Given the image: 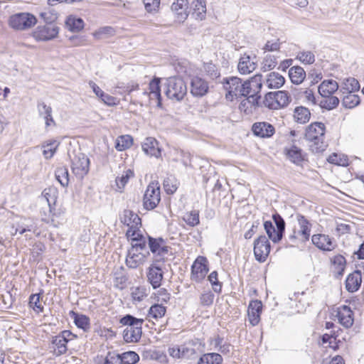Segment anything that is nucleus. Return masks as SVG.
<instances>
[{
    "label": "nucleus",
    "instance_id": "obj_1",
    "mask_svg": "<svg viewBox=\"0 0 364 364\" xmlns=\"http://www.w3.org/2000/svg\"><path fill=\"white\" fill-rule=\"evenodd\" d=\"M144 320L138 318L131 314H126L119 319V323L127 327L123 331L122 336L126 343H137L141 338L142 324Z\"/></svg>",
    "mask_w": 364,
    "mask_h": 364
},
{
    "label": "nucleus",
    "instance_id": "obj_2",
    "mask_svg": "<svg viewBox=\"0 0 364 364\" xmlns=\"http://www.w3.org/2000/svg\"><path fill=\"white\" fill-rule=\"evenodd\" d=\"M325 132L326 127L322 122H313L306 127L305 139L311 143L309 146L313 152L319 153L325 150Z\"/></svg>",
    "mask_w": 364,
    "mask_h": 364
},
{
    "label": "nucleus",
    "instance_id": "obj_3",
    "mask_svg": "<svg viewBox=\"0 0 364 364\" xmlns=\"http://www.w3.org/2000/svg\"><path fill=\"white\" fill-rule=\"evenodd\" d=\"M262 87V75L261 74H257L249 80L243 82L242 97L250 98V100H252V105H254L255 107H260L261 95L259 93Z\"/></svg>",
    "mask_w": 364,
    "mask_h": 364
},
{
    "label": "nucleus",
    "instance_id": "obj_4",
    "mask_svg": "<svg viewBox=\"0 0 364 364\" xmlns=\"http://www.w3.org/2000/svg\"><path fill=\"white\" fill-rule=\"evenodd\" d=\"M58 192L55 187H48L43 190L41 196L39 198L40 203L43 206L47 205V208H42L41 211L43 220H48L51 216L56 215V202L58 199Z\"/></svg>",
    "mask_w": 364,
    "mask_h": 364
},
{
    "label": "nucleus",
    "instance_id": "obj_5",
    "mask_svg": "<svg viewBox=\"0 0 364 364\" xmlns=\"http://www.w3.org/2000/svg\"><path fill=\"white\" fill-rule=\"evenodd\" d=\"M166 90L165 92L168 98L181 101L187 94V87L183 80L178 77H171L166 79Z\"/></svg>",
    "mask_w": 364,
    "mask_h": 364
},
{
    "label": "nucleus",
    "instance_id": "obj_6",
    "mask_svg": "<svg viewBox=\"0 0 364 364\" xmlns=\"http://www.w3.org/2000/svg\"><path fill=\"white\" fill-rule=\"evenodd\" d=\"M296 219L299 229L294 228L292 232L289 235V240L293 243H296L297 241L305 242L309 240L312 225L305 216L301 214L296 215Z\"/></svg>",
    "mask_w": 364,
    "mask_h": 364
},
{
    "label": "nucleus",
    "instance_id": "obj_7",
    "mask_svg": "<svg viewBox=\"0 0 364 364\" xmlns=\"http://www.w3.org/2000/svg\"><path fill=\"white\" fill-rule=\"evenodd\" d=\"M38 23L36 17L30 13H18L13 15L9 20L10 26L16 30L23 31L31 28Z\"/></svg>",
    "mask_w": 364,
    "mask_h": 364
},
{
    "label": "nucleus",
    "instance_id": "obj_8",
    "mask_svg": "<svg viewBox=\"0 0 364 364\" xmlns=\"http://www.w3.org/2000/svg\"><path fill=\"white\" fill-rule=\"evenodd\" d=\"M161 200L160 187L158 182H151L147 186L143 198V205L146 210L154 209Z\"/></svg>",
    "mask_w": 364,
    "mask_h": 364
},
{
    "label": "nucleus",
    "instance_id": "obj_9",
    "mask_svg": "<svg viewBox=\"0 0 364 364\" xmlns=\"http://www.w3.org/2000/svg\"><path fill=\"white\" fill-rule=\"evenodd\" d=\"M58 33L57 24L38 25L32 32V36L36 41H48L55 38Z\"/></svg>",
    "mask_w": 364,
    "mask_h": 364
},
{
    "label": "nucleus",
    "instance_id": "obj_10",
    "mask_svg": "<svg viewBox=\"0 0 364 364\" xmlns=\"http://www.w3.org/2000/svg\"><path fill=\"white\" fill-rule=\"evenodd\" d=\"M271 250V245L265 235H260L254 242V255L257 261H266Z\"/></svg>",
    "mask_w": 364,
    "mask_h": 364
},
{
    "label": "nucleus",
    "instance_id": "obj_11",
    "mask_svg": "<svg viewBox=\"0 0 364 364\" xmlns=\"http://www.w3.org/2000/svg\"><path fill=\"white\" fill-rule=\"evenodd\" d=\"M90 159L82 153H78L72 159L73 173L80 178H82L89 171Z\"/></svg>",
    "mask_w": 364,
    "mask_h": 364
},
{
    "label": "nucleus",
    "instance_id": "obj_12",
    "mask_svg": "<svg viewBox=\"0 0 364 364\" xmlns=\"http://www.w3.org/2000/svg\"><path fill=\"white\" fill-rule=\"evenodd\" d=\"M209 271L208 260L205 257H198L191 266V279L199 283Z\"/></svg>",
    "mask_w": 364,
    "mask_h": 364
},
{
    "label": "nucleus",
    "instance_id": "obj_13",
    "mask_svg": "<svg viewBox=\"0 0 364 364\" xmlns=\"http://www.w3.org/2000/svg\"><path fill=\"white\" fill-rule=\"evenodd\" d=\"M243 82L240 77H230L223 78L222 82L225 89L228 91V95L238 98L242 97Z\"/></svg>",
    "mask_w": 364,
    "mask_h": 364
},
{
    "label": "nucleus",
    "instance_id": "obj_14",
    "mask_svg": "<svg viewBox=\"0 0 364 364\" xmlns=\"http://www.w3.org/2000/svg\"><path fill=\"white\" fill-rule=\"evenodd\" d=\"M164 277V272L157 262H154L149 267L147 272V278L149 283L154 289L159 288L161 284V281Z\"/></svg>",
    "mask_w": 364,
    "mask_h": 364
},
{
    "label": "nucleus",
    "instance_id": "obj_15",
    "mask_svg": "<svg viewBox=\"0 0 364 364\" xmlns=\"http://www.w3.org/2000/svg\"><path fill=\"white\" fill-rule=\"evenodd\" d=\"M149 255V252L146 251V253H143L139 251L136 252L135 249L131 247L127 252L126 257V264L131 269L137 268L139 264H142L146 257Z\"/></svg>",
    "mask_w": 364,
    "mask_h": 364
},
{
    "label": "nucleus",
    "instance_id": "obj_16",
    "mask_svg": "<svg viewBox=\"0 0 364 364\" xmlns=\"http://www.w3.org/2000/svg\"><path fill=\"white\" fill-rule=\"evenodd\" d=\"M188 0H176L171 5V11L174 13L178 22H183L189 14Z\"/></svg>",
    "mask_w": 364,
    "mask_h": 364
},
{
    "label": "nucleus",
    "instance_id": "obj_17",
    "mask_svg": "<svg viewBox=\"0 0 364 364\" xmlns=\"http://www.w3.org/2000/svg\"><path fill=\"white\" fill-rule=\"evenodd\" d=\"M312 243L319 250L331 251L335 248L333 239L324 234H315L311 237Z\"/></svg>",
    "mask_w": 364,
    "mask_h": 364
},
{
    "label": "nucleus",
    "instance_id": "obj_18",
    "mask_svg": "<svg viewBox=\"0 0 364 364\" xmlns=\"http://www.w3.org/2000/svg\"><path fill=\"white\" fill-rule=\"evenodd\" d=\"M208 82L199 77H194L191 82V93L194 97H201L208 92Z\"/></svg>",
    "mask_w": 364,
    "mask_h": 364
},
{
    "label": "nucleus",
    "instance_id": "obj_19",
    "mask_svg": "<svg viewBox=\"0 0 364 364\" xmlns=\"http://www.w3.org/2000/svg\"><path fill=\"white\" fill-rule=\"evenodd\" d=\"M255 59V55L252 58L250 55L245 53L240 58L237 65L238 71L243 75L249 74L254 71L257 67Z\"/></svg>",
    "mask_w": 364,
    "mask_h": 364
},
{
    "label": "nucleus",
    "instance_id": "obj_20",
    "mask_svg": "<svg viewBox=\"0 0 364 364\" xmlns=\"http://www.w3.org/2000/svg\"><path fill=\"white\" fill-rule=\"evenodd\" d=\"M262 304L259 300L252 301L248 306L247 314L249 321L252 326H257L260 321Z\"/></svg>",
    "mask_w": 364,
    "mask_h": 364
},
{
    "label": "nucleus",
    "instance_id": "obj_21",
    "mask_svg": "<svg viewBox=\"0 0 364 364\" xmlns=\"http://www.w3.org/2000/svg\"><path fill=\"white\" fill-rule=\"evenodd\" d=\"M252 130L255 136L261 138H269L275 132L274 127L271 124L265 122L255 123L252 125Z\"/></svg>",
    "mask_w": 364,
    "mask_h": 364
},
{
    "label": "nucleus",
    "instance_id": "obj_22",
    "mask_svg": "<svg viewBox=\"0 0 364 364\" xmlns=\"http://www.w3.org/2000/svg\"><path fill=\"white\" fill-rule=\"evenodd\" d=\"M119 220L124 225L138 228L141 225V218L131 210L125 209L119 214Z\"/></svg>",
    "mask_w": 364,
    "mask_h": 364
},
{
    "label": "nucleus",
    "instance_id": "obj_23",
    "mask_svg": "<svg viewBox=\"0 0 364 364\" xmlns=\"http://www.w3.org/2000/svg\"><path fill=\"white\" fill-rule=\"evenodd\" d=\"M339 323L346 328H350L353 324V313L348 306L343 305L337 312Z\"/></svg>",
    "mask_w": 364,
    "mask_h": 364
},
{
    "label": "nucleus",
    "instance_id": "obj_24",
    "mask_svg": "<svg viewBox=\"0 0 364 364\" xmlns=\"http://www.w3.org/2000/svg\"><path fill=\"white\" fill-rule=\"evenodd\" d=\"M361 282V272L360 270H355L347 277L346 280V289L349 292H355L360 288Z\"/></svg>",
    "mask_w": 364,
    "mask_h": 364
},
{
    "label": "nucleus",
    "instance_id": "obj_25",
    "mask_svg": "<svg viewBox=\"0 0 364 364\" xmlns=\"http://www.w3.org/2000/svg\"><path fill=\"white\" fill-rule=\"evenodd\" d=\"M142 149L144 153L151 156L159 158L161 156V149L158 141L153 137H147L142 143Z\"/></svg>",
    "mask_w": 364,
    "mask_h": 364
},
{
    "label": "nucleus",
    "instance_id": "obj_26",
    "mask_svg": "<svg viewBox=\"0 0 364 364\" xmlns=\"http://www.w3.org/2000/svg\"><path fill=\"white\" fill-rule=\"evenodd\" d=\"M37 109L40 117L45 119L46 127L51 125H55V122L52 117V108L43 102H38Z\"/></svg>",
    "mask_w": 364,
    "mask_h": 364
},
{
    "label": "nucleus",
    "instance_id": "obj_27",
    "mask_svg": "<svg viewBox=\"0 0 364 364\" xmlns=\"http://www.w3.org/2000/svg\"><path fill=\"white\" fill-rule=\"evenodd\" d=\"M338 89V85L334 80H325L318 86V92L323 97L332 95Z\"/></svg>",
    "mask_w": 364,
    "mask_h": 364
},
{
    "label": "nucleus",
    "instance_id": "obj_28",
    "mask_svg": "<svg viewBox=\"0 0 364 364\" xmlns=\"http://www.w3.org/2000/svg\"><path fill=\"white\" fill-rule=\"evenodd\" d=\"M331 263L333 266L335 277L340 279L343 275L346 269V258L341 255H336L331 259Z\"/></svg>",
    "mask_w": 364,
    "mask_h": 364
},
{
    "label": "nucleus",
    "instance_id": "obj_29",
    "mask_svg": "<svg viewBox=\"0 0 364 364\" xmlns=\"http://www.w3.org/2000/svg\"><path fill=\"white\" fill-rule=\"evenodd\" d=\"M285 82V78L276 72H272L267 75L266 84L269 89H278Z\"/></svg>",
    "mask_w": 364,
    "mask_h": 364
},
{
    "label": "nucleus",
    "instance_id": "obj_30",
    "mask_svg": "<svg viewBox=\"0 0 364 364\" xmlns=\"http://www.w3.org/2000/svg\"><path fill=\"white\" fill-rule=\"evenodd\" d=\"M71 318H73L75 324L77 328L87 331L90 328V318L88 316L84 314L76 313L73 311L70 312Z\"/></svg>",
    "mask_w": 364,
    "mask_h": 364
},
{
    "label": "nucleus",
    "instance_id": "obj_31",
    "mask_svg": "<svg viewBox=\"0 0 364 364\" xmlns=\"http://www.w3.org/2000/svg\"><path fill=\"white\" fill-rule=\"evenodd\" d=\"M311 118L310 110L304 106H299L294 109V119L299 124L307 123Z\"/></svg>",
    "mask_w": 364,
    "mask_h": 364
},
{
    "label": "nucleus",
    "instance_id": "obj_32",
    "mask_svg": "<svg viewBox=\"0 0 364 364\" xmlns=\"http://www.w3.org/2000/svg\"><path fill=\"white\" fill-rule=\"evenodd\" d=\"M289 76L293 84H301L306 77V72L301 66H294L289 70Z\"/></svg>",
    "mask_w": 364,
    "mask_h": 364
},
{
    "label": "nucleus",
    "instance_id": "obj_33",
    "mask_svg": "<svg viewBox=\"0 0 364 364\" xmlns=\"http://www.w3.org/2000/svg\"><path fill=\"white\" fill-rule=\"evenodd\" d=\"M287 158L294 164L299 165L304 161L302 150L295 145L289 149H285Z\"/></svg>",
    "mask_w": 364,
    "mask_h": 364
},
{
    "label": "nucleus",
    "instance_id": "obj_34",
    "mask_svg": "<svg viewBox=\"0 0 364 364\" xmlns=\"http://www.w3.org/2000/svg\"><path fill=\"white\" fill-rule=\"evenodd\" d=\"M65 26L72 32H79L84 28V21L81 18L70 16L65 21Z\"/></svg>",
    "mask_w": 364,
    "mask_h": 364
},
{
    "label": "nucleus",
    "instance_id": "obj_35",
    "mask_svg": "<svg viewBox=\"0 0 364 364\" xmlns=\"http://www.w3.org/2000/svg\"><path fill=\"white\" fill-rule=\"evenodd\" d=\"M133 144V138L130 135H121L118 136L115 141V149L122 151L132 146Z\"/></svg>",
    "mask_w": 364,
    "mask_h": 364
},
{
    "label": "nucleus",
    "instance_id": "obj_36",
    "mask_svg": "<svg viewBox=\"0 0 364 364\" xmlns=\"http://www.w3.org/2000/svg\"><path fill=\"white\" fill-rule=\"evenodd\" d=\"M223 362L222 356L217 353H206L202 355L198 364H221Z\"/></svg>",
    "mask_w": 364,
    "mask_h": 364
},
{
    "label": "nucleus",
    "instance_id": "obj_37",
    "mask_svg": "<svg viewBox=\"0 0 364 364\" xmlns=\"http://www.w3.org/2000/svg\"><path fill=\"white\" fill-rule=\"evenodd\" d=\"M56 180L63 187H67L69 183L68 169L65 166L58 167L55 171Z\"/></svg>",
    "mask_w": 364,
    "mask_h": 364
},
{
    "label": "nucleus",
    "instance_id": "obj_38",
    "mask_svg": "<svg viewBox=\"0 0 364 364\" xmlns=\"http://www.w3.org/2000/svg\"><path fill=\"white\" fill-rule=\"evenodd\" d=\"M120 364H135L139 360V355L134 351H127L117 354Z\"/></svg>",
    "mask_w": 364,
    "mask_h": 364
},
{
    "label": "nucleus",
    "instance_id": "obj_39",
    "mask_svg": "<svg viewBox=\"0 0 364 364\" xmlns=\"http://www.w3.org/2000/svg\"><path fill=\"white\" fill-rule=\"evenodd\" d=\"M191 7L193 8V15L196 18L202 20L206 12V6L205 3L201 0H194L191 3Z\"/></svg>",
    "mask_w": 364,
    "mask_h": 364
},
{
    "label": "nucleus",
    "instance_id": "obj_40",
    "mask_svg": "<svg viewBox=\"0 0 364 364\" xmlns=\"http://www.w3.org/2000/svg\"><path fill=\"white\" fill-rule=\"evenodd\" d=\"M16 232H18L21 235L26 232H33L35 234H39V232H37L36 223L30 220H26L25 222L19 224L16 230Z\"/></svg>",
    "mask_w": 364,
    "mask_h": 364
},
{
    "label": "nucleus",
    "instance_id": "obj_41",
    "mask_svg": "<svg viewBox=\"0 0 364 364\" xmlns=\"http://www.w3.org/2000/svg\"><path fill=\"white\" fill-rule=\"evenodd\" d=\"M52 344L55 346V355L56 356H60L67 352L68 348L66 341L60 338L58 335L53 337Z\"/></svg>",
    "mask_w": 364,
    "mask_h": 364
},
{
    "label": "nucleus",
    "instance_id": "obj_42",
    "mask_svg": "<svg viewBox=\"0 0 364 364\" xmlns=\"http://www.w3.org/2000/svg\"><path fill=\"white\" fill-rule=\"evenodd\" d=\"M131 245L136 252L141 251L146 249V241L145 237L138 232L135 237H132Z\"/></svg>",
    "mask_w": 364,
    "mask_h": 364
},
{
    "label": "nucleus",
    "instance_id": "obj_43",
    "mask_svg": "<svg viewBox=\"0 0 364 364\" xmlns=\"http://www.w3.org/2000/svg\"><path fill=\"white\" fill-rule=\"evenodd\" d=\"M166 312V307L162 304H155L149 308L148 316L157 320L164 316Z\"/></svg>",
    "mask_w": 364,
    "mask_h": 364
},
{
    "label": "nucleus",
    "instance_id": "obj_44",
    "mask_svg": "<svg viewBox=\"0 0 364 364\" xmlns=\"http://www.w3.org/2000/svg\"><path fill=\"white\" fill-rule=\"evenodd\" d=\"M360 97L353 92L348 93L342 100V105L346 108H353L360 104Z\"/></svg>",
    "mask_w": 364,
    "mask_h": 364
},
{
    "label": "nucleus",
    "instance_id": "obj_45",
    "mask_svg": "<svg viewBox=\"0 0 364 364\" xmlns=\"http://www.w3.org/2000/svg\"><path fill=\"white\" fill-rule=\"evenodd\" d=\"M183 220L191 227L198 225L200 223L199 211L193 210L186 213L183 217Z\"/></svg>",
    "mask_w": 364,
    "mask_h": 364
},
{
    "label": "nucleus",
    "instance_id": "obj_46",
    "mask_svg": "<svg viewBox=\"0 0 364 364\" xmlns=\"http://www.w3.org/2000/svg\"><path fill=\"white\" fill-rule=\"evenodd\" d=\"M277 109L286 107L290 102L289 96L286 91H275L274 92Z\"/></svg>",
    "mask_w": 364,
    "mask_h": 364
},
{
    "label": "nucleus",
    "instance_id": "obj_47",
    "mask_svg": "<svg viewBox=\"0 0 364 364\" xmlns=\"http://www.w3.org/2000/svg\"><path fill=\"white\" fill-rule=\"evenodd\" d=\"M264 228L268 235V237L274 243L279 242L281 239L280 237L277 239L278 235L277 230L273 225V223L270 220L265 221L264 223Z\"/></svg>",
    "mask_w": 364,
    "mask_h": 364
},
{
    "label": "nucleus",
    "instance_id": "obj_48",
    "mask_svg": "<svg viewBox=\"0 0 364 364\" xmlns=\"http://www.w3.org/2000/svg\"><path fill=\"white\" fill-rule=\"evenodd\" d=\"M272 219L276 225L275 228L277 230L278 232L277 239L280 237V239L282 240L285 231V221L282 218V217L277 213L273 214Z\"/></svg>",
    "mask_w": 364,
    "mask_h": 364
},
{
    "label": "nucleus",
    "instance_id": "obj_49",
    "mask_svg": "<svg viewBox=\"0 0 364 364\" xmlns=\"http://www.w3.org/2000/svg\"><path fill=\"white\" fill-rule=\"evenodd\" d=\"M342 89L345 90L347 93L355 92L360 89V84L354 77H349L344 80Z\"/></svg>",
    "mask_w": 364,
    "mask_h": 364
},
{
    "label": "nucleus",
    "instance_id": "obj_50",
    "mask_svg": "<svg viewBox=\"0 0 364 364\" xmlns=\"http://www.w3.org/2000/svg\"><path fill=\"white\" fill-rule=\"evenodd\" d=\"M325 98V100L321 101L320 106L328 110H331L336 108L340 102L339 99L336 96L331 95L330 97Z\"/></svg>",
    "mask_w": 364,
    "mask_h": 364
},
{
    "label": "nucleus",
    "instance_id": "obj_51",
    "mask_svg": "<svg viewBox=\"0 0 364 364\" xmlns=\"http://www.w3.org/2000/svg\"><path fill=\"white\" fill-rule=\"evenodd\" d=\"M134 176V172L131 169H127L121 176L116 178L115 182L119 189H122L127 183L129 179Z\"/></svg>",
    "mask_w": 364,
    "mask_h": 364
},
{
    "label": "nucleus",
    "instance_id": "obj_52",
    "mask_svg": "<svg viewBox=\"0 0 364 364\" xmlns=\"http://www.w3.org/2000/svg\"><path fill=\"white\" fill-rule=\"evenodd\" d=\"M296 59L304 64L311 65L315 62V55L311 51H300L296 55Z\"/></svg>",
    "mask_w": 364,
    "mask_h": 364
},
{
    "label": "nucleus",
    "instance_id": "obj_53",
    "mask_svg": "<svg viewBox=\"0 0 364 364\" xmlns=\"http://www.w3.org/2000/svg\"><path fill=\"white\" fill-rule=\"evenodd\" d=\"M277 64V57L272 55H267L264 58L262 70L264 72L274 69Z\"/></svg>",
    "mask_w": 364,
    "mask_h": 364
},
{
    "label": "nucleus",
    "instance_id": "obj_54",
    "mask_svg": "<svg viewBox=\"0 0 364 364\" xmlns=\"http://www.w3.org/2000/svg\"><path fill=\"white\" fill-rule=\"evenodd\" d=\"M218 272L213 271L209 274L208 279L211 284L213 291L219 294L222 291L223 284L222 282L218 281Z\"/></svg>",
    "mask_w": 364,
    "mask_h": 364
},
{
    "label": "nucleus",
    "instance_id": "obj_55",
    "mask_svg": "<svg viewBox=\"0 0 364 364\" xmlns=\"http://www.w3.org/2000/svg\"><path fill=\"white\" fill-rule=\"evenodd\" d=\"M131 295L134 301H141L147 296L146 289L144 287L132 288Z\"/></svg>",
    "mask_w": 364,
    "mask_h": 364
},
{
    "label": "nucleus",
    "instance_id": "obj_56",
    "mask_svg": "<svg viewBox=\"0 0 364 364\" xmlns=\"http://www.w3.org/2000/svg\"><path fill=\"white\" fill-rule=\"evenodd\" d=\"M41 294H31L29 297V304L37 312H43V306L40 304Z\"/></svg>",
    "mask_w": 364,
    "mask_h": 364
},
{
    "label": "nucleus",
    "instance_id": "obj_57",
    "mask_svg": "<svg viewBox=\"0 0 364 364\" xmlns=\"http://www.w3.org/2000/svg\"><path fill=\"white\" fill-rule=\"evenodd\" d=\"M39 16L45 24H56L55 21L58 18L56 13L50 11H44L41 12Z\"/></svg>",
    "mask_w": 364,
    "mask_h": 364
},
{
    "label": "nucleus",
    "instance_id": "obj_58",
    "mask_svg": "<svg viewBox=\"0 0 364 364\" xmlns=\"http://www.w3.org/2000/svg\"><path fill=\"white\" fill-rule=\"evenodd\" d=\"M164 188L167 194H173L178 186L173 178H167L164 181Z\"/></svg>",
    "mask_w": 364,
    "mask_h": 364
},
{
    "label": "nucleus",
    "instance_id": "obj_59",
    "mask_svg": "<svg viewBox=\"0 0 364 364\" xmlns=\"http://www.w3.org/2000/svg\"><path fill=\"white\" fill-rule=\"evenodd\" d=\"M276 97L274 92H269L264 96L263 104L265 107L270 109H277V105H275Z\"/></svg>",
    "mask_w": 364,
    "mask_h": 364
},
{
    "label": "nucleus",
    "instance_id": "obj_60",
    "mask_svg": "<svg viewBox=\"0 0 364 364\" xmlns=\"http://www.w3.org/2000/svg\"><path fill=\"white\" fill-rule=\"evenodd\" d=\"M215 295L210 291L203 293L200 296V303L202 306H209L213 303Z\"/></svg>",
    "mask_w": 364,
    "mask_h": 364
},
{
    "label": "nucleus",
    "instance_id": "obj_61",
    "mask_svg": "<svg viewBox=\"0 0 364 364\" xmlns=\"http://www.w3.org/2000/svg\"><path fill=\"white\" fill-rule=\"evenodd\" d=\"M115 34V30L111 26H104L100 28L95 33L97 38L112 36Z\"/></svg>",
    "mask_w": 364,
    "mask_h": 364
},
{
    "label": "nucleus",
    "instance_id": "obj_62",
    "mask_svg": "<svg viewBox=\"0 0 364 364\" xmlns=\"http://www.w3.org/2000/svg\"><path fill=\"white\" fill-rule=\"evenodd\" d=\"M171 247L166 245H162L158 252V253L156 255V259L154 262L159 263L163 262L164 263L166 261L165 255L168 254L169 252Z\"/></svg>",
    "mask_w": 364,
    "mask_h": 364
},
{
    "label": "nucleus",
    "instance_id": "obj_63",
    "mask_svg": "<svg viewBox=\"0 0 364 364\" xmlns=\"http://www.w3.org/2000/svg\"><path fill=\"white\" fill-rule=\"evenodd\" d=\"M99 98L102 100V102L108 106H114L119 103V99L109 95L105 92H103L102 95Z\"/></svg>",
    "mask_w": 364,
    "mask_h": 364
},
{
    "label": "nucleus",
    "instance_id": "obj_64",
    "mask_svg": "<svg viewBox=\"0 0 364 364\" xmlns=\"http://www.w3.org/2000/svg\"><path fill=\"white\" fill-rule=\"evenodd\" d=\"M205 73L212 79H216L220 76V73L218 71L216 66L213 63H206L204 65Z\"/></svg>",
    "mask_w": 364,
    "mask_h": 364
}]
</instances>
